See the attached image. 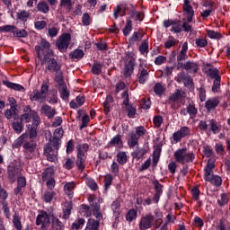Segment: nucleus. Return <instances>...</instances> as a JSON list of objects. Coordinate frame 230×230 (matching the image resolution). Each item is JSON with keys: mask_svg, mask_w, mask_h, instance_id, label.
<instances>
[{"mask_svg": "<svg viewBox=\"0 0 230 230\" xmlns=\"http://www.w3.org/2000/svg\"><path fill=\"white\" fill-rule=\"evenodd\" d=\"M13 145L15 148H20V146H22L27 159H31L33 157V153L37 148V144L33 142V140H30L27 133H23L19 137Z\"/></svg>", "mask_w": 230, "mask_h": 230, "instance_id": "f257e3e1", "label": "nucleus"}, {"mask_svg": "<svg viewBox=\"0 0 230 230\" xmlns=\"http://www.w3.org/2000/svg\"><path fill=\"white\" fill-rule=\"evenodd\" d=\"M35 50H36L38 58L41 62V66H44L45 64H47L48 71H49L50 73L60 71L62 66L58 64L57 59L51 58L53 57V55L43 56L42 58V55L40 54V47H35Z\"/></svg>", "mask_w": 230, "mask_h": 230, "instance_id": "f03ea898", "label": "nucleus"}, {"mask_svg": "<svg viewBox=\"0 0 230 230\" xmlns=\"http://www.w3.org/2000/svg\"><path fill=\"white\" fill-rule=\"evenodd\" d=\"M76 150H77V159L75 161V165L77 166L78 170H81V172H84V170H85V159H87V156H85V152H88L89 145L79 144L76 146Z\"/></svg>", "mask_w": 230, "mask_h": 230, "instance_id": "7ed1b4c3", "label": "nucleus"}, {"mask_svg": "<svg viewBox=\"0 0 230 230\" xmlns=\"http://www.w3.org/2000/svg\"><path fill=\"white\" fill-rule=\"evenodd\" d=\"M49 92V86L46 84H42L40 91L34 90L30 98L31 102H39V103H44V102H46Z\"/></svg>", "mask_w": 230, "mask_h": 230, "instance_id": "20e7f679", "label": "nucleus"}, {"mask_svg": "<svg viewBox=\"0 0 230 230\" xmlns=\"http://www.w3.org/2000/svg\"><path fill=\"white\" fill-rule=\"evenodd\" d=\"M175 161L177 163H181V164H186L195 159V155L193 153H188L187 148L178 149L174 153Z\"/></svg>", "mask_w": 230, "mask_h": 230, "instance_id": "39448f33", "label": "nucleus"}, {"mask_svg": "<svg viewBox=\"0 0 230 230\" xmlns=\"http://www.w3.org/2000/svg\"><path fill=\"white\" fill-rule=\"evenodd\" d=\"M71 43V34L64 33L56 41V46L61 53H66Z\"/></svg>", "mask_w": 230, "mask_h": 230, "instance_id": "423d86ee", "label": "nucleus"}, {"mask_svg": "<svg viewBox=\"0 0 230 230\" xmlns=\"http://www.w3.org/2000/svg\"><path fill=\"white\" fill-rule=\"evenodd\" d=\"M49 215L48 212L41 210L36 217V226H41V230L49 229Z\"/></svg>", "mask_w": 230, "mask_h": 230, "instance_id": "0eeeda50", "label": "nucleus"}, {"mask_svg": "<svg viewBox=\"0 0 230 230\" xmlns=\"http://www.w3.org/2000/svg\"><path fill=\"white\" fill-rule=\"evenodd\" d=\"M53 175H55V170L51 167L45 169L42 172V181H47V188H49V190L55 188L56 181L55 178H52Z\"/></svg>", "mask_w": 230, "mask_h": 230, "instance_id": "6e6552de", "label": "nucleus"}, {"mask_svg": "<svg viewBox=\"0 0 230 230\" xmlns=\"http://www.w3.org/2000/svg\"><path fill=\"white\" fill-rule=\"evenodd\" d=\"M22 172V167L19 164H13L7 167V175L8 179L12 182H15L17 181V177L21 175V172Z\"/></svg>", "mask_w": 230, "mask_h": 230, "instance_id": "1a4fd4ad", "label": "nucleus"}, {"mask_svg": "<svg viewBox=\"0 0 230 230\" xmlns=\"http://www.w3.org/2000/svg\"><path fill=\"white\" fill-rule=\"evenodd\" d=\"M121 98H124L123 105L126 107V111L128 112V118H135L137 110L136 107L129 104L130 98L128 97V91H124L121 94Z\"/></svg>", "mask_w": 230, "mask_h": 230, "instance_id": "9d476101", "label": "nucleus"}, {"mask_svg": "<svg viewBox=\"0 0 230 230\" xmlns=\"http://www.w3.org/2000/svg\"><path fill=\"white\" fill-rule=\"evenodd\" d=\"M177 69H185V71H189V73H199V63L193 61L179 63Z\"/></svg>", "mask_w": 230, "mask_h": 230, "instance_id": "9b49d317", "label": "nucleus"}, {"mask_svg": "<svg viewBox=\"0 0 230 230\" xmlns=\"http://www.w3.org/2000/svg\"><path fill=\"white\" fill-rule=\"evenodd\" d=\"M127 57L128 61L125 64L123 73L126 78H129V76H132V73H134V67L136 66V58H132L128 55Z\"/></svg>", "mask_w": 230, "mask_h": 230, "instance_id": "f8f14e48", "label": "nucleus"}, {"mask_svg": "<svg viewBox=\"0 0 230 230\" xmlns=\"http://www.w3.org/2000/svg\"><path fill=\"white\" fill-rule=\"evenodd\" d=\"M186 136H190V128L181 127L180 128V130H178L172 134V139H173V141L178 143V141H181L182 139V137H186Z\"/></svg>", "mask_w": 230, "mask_h": 230, "instance_id": "ddd939ff", "label": "nucleus"}, {"mask_svg": "<svg viewBox=\"0 0 230 230\" xmlns=\"http://www.w3.org/2000/svg\"><path fill=\"white\" fill-rule=\"evenodd\" d=\"M155 218L152 215H147L141 218L139 222V229L141 230H146L150 229L152 227V222H154Z\"/></svg>", "mask_w": 230, "mask_h": 230, "instance_id": "4468645a", "label": "nucleus"}, {"mask_svg": "<svg viewBox=\"0 0 230 230\" xmlns=\"http://www.w3.org/2000/svg\"><path fill=\"white\" fill-rule=\"evenodd\" d=\"M47 149V152L50 150H55L58 152V148H60V138L53 137L49 139V142L44 146Z\"/></svg>", "mask_w": 230, "mask_h": 230, "instance_id": "2eb2a0df", "label": "nucleus"}, {"mask_svg": "<svg viewBox=\"0 0 230 230\" xmlns=\"http://www.w3.org/2000/svg\"><path fill=\"white\" fill-rule=\"evenodd\" d=\"M183 12L187 13V21L191 22L193 21V16L195 15V11H193V6L190 4V0H184Z\"/></svg>", "mask_w": 230, "mask_h": 230, "instance_id": "dca6fc26", "label": "nucleus"}, {"mask_svg": "<svg viewBox=\"0 0 230 230\" xmlns=\"http://www.w3.org/2000/svg\"><path fill=\"white\" fill-rule=\"evenodd\" d=\"M36 48H40V53L43 57L53 55V50L49 49V42L44 39L40 40V46H36Z\"/></svg>", "mask_w": 230, "mask_h": 230, "instance_id": "f3484780", "label": "nucleus"}, {"mask_svg": "<svg viewBox=\"0 0 230 230\" xmlns=\"http://www.w3.org/2000/svg\"><path fill=\"white\" fill-rule=\"evenodd\" d=\"M205 181L207 182H209L211 184H214V186H217V188L222 186V178L218 175H214L213 172L208 175H204Z\"/></svg>", "mask_w": 230, "mask_h": 230, "instance_id": "a211bd4d", "label": "nucleus"}, {"mask_svg": "<svg viewBox=\"0 0 230 230\" xmlns=\"http://www.w3.org/2000/svg\"><path fill=\"white\" fill-rule=\"evenodd\" d=\"M39 125H40V119L33 120L29 133H26L28 135L29 140L32 141V139L37 137V128H39Z\"/></svg>", "mask_w": 230, "mask_h": 230, "instance_id": "6ab92c4d", "label": "nucleus"}, {"mask_svg": "<svg viewBox=\"0 0 230 230\" xmlns=\"http://www.w3.org/2000/svg\"><path fill=\"white\" fill-rule=\"evenodd\" d=\"M188 42H184L180 53L177 56V62L182 64V60H188Z\"/></svg>", "mask_w": 230, "mask_h": 230, "instance_id": "aec40b11", "label": "nucleus"}, {"mask_svg": "<svg viewBox=\"0 0 230 230\" xmlns=\"http://www.w3.org/2000/svg\"><path fill=\"white\" fill-rule=\"evenodd\" d=\"M218 103H220V101L218 100V98L217 97L210 98L206 102L205 108L208 112H211V111H215V109L218 107Z\"/></svg>", "mask_w": 230, "mask_h": 230, "instance_id": "412c9836", "label": "nucleus"}, {"mask_svg": "<svg viewBox=\"0 0 230 230\" xmlns=\"http://www.w3.org/2000/svg\"><path fill=\"white\" fill-rule=\"evenodd\" d=\"M58 91L62 100H69V90L67 89V84L66 83L62 84H58Z\"/></svg>", "mask_w": 230, "mask_h": 230, "instance_id": "4be33fe9", "label": "nucleus"}, {"mask_svg": "<svg viewBox=\"0 0 230 230\" xmlns=\"http://www.w3.org/2000/svg\"><path fill=\"white\" fill-rule=\"evenodd\" d=\"M76 187V183H75L74 181L72 182H66L64 185V191L66 193V195H67V197L71 199H73L74 195H75V188Z\"/></svg>", "mask_w": 230, "mask_h": 230, "instance_id": "5701e85b", "label": "nucleus"}, {"mask_svg": "<svg viewBox=\"0 0 230 230\" xmlns=\"http://www.w3.org/2000/svg\"><path fill=\"white\" fill-rule=\"evenodd\" d=\"M40 112L41 114H45L49 119H51V118H54L55 114H57V111L55 109H51L48 104H45L40 108Z\"/></svg>", "mask_w": 230, "mask_h": 230, "instance_id": "b1692460", "label": "nucleus"}, {"mask_svg": "<svg viewBox=\"0 0 230 230\" xmlns=\"http://www.w3.org/2000/svg\"><path fill=\"white\" fill-rule=\"evenodd\" d=\"M26 188V178L22 176L17 179V187L14 189V195H19L22 193V190Z\"/></svg>", "mask_w": 230, "mask_h": 230, "instance_id": "393cba45", "label": "nucleus"}, {"mask_svg": "<svg viewBox=\"0 0 230 230\" xmlns=\"http://www.w3.org/2000/svg\"><path fill=\"white\" fill-rule=\"evenodd\" d=\"M44 155H46L48 161H50V163H55L58 155V151H55L53 149L47 151V149L44 148Z\"/></svg>", "mask_w": 230, "mask_h": 230, "instance_id": "a878e982", "label": "nucleus"}, {"mask_svg": "<svg viewBox=\"0 0 230 230\" xmlns=\"http://www.w3.org/2000/svg\"><path fill=\"white\" fill-rule=\"evenodd\" d=\"M92 208H93V215L95 217L96 220L100 222L103 218V215L100 211V204L98 203H92Z\"/></svg>", "mask_w": 230, "mask_h": 230, "instance_id": "bb28decb", "label": "nucleus"}, {"mask_svg": "<svg viewBox=\"0 0 230 230\" xmlns=\"http://www.w3.org/2000/svg\"><path fill=\"white\" fill-rule=\"evenodd\" d=\"M65 208H63V218L66 220L69 218V216L71 215V211L73 209V201H66L64 204Z\"/></svg>", "mask_w": 230, "mask_h": 230, "instance_id": "cd10ccee", "label": "nucleus"}, {"mask_svg": "<svg viewBox=\"0 0 230 230\" xmlns=\"http://www.w3.org/2000/svg\"><path fill=\"white\" fill-rule=\"evenodd\" d=\"M4 116L7 119H12V118L17 119V118H19V115L17 114V107L12 106L9 110H6Z\"/></svg>", "mask_w": 230, "mask_h": 230, "instance_id": "c85d7f7f", "label": "nucleus"}, {"mask_svg": "<svg viewBox=\"0 0 230 230\" xmlns=\"http://www.w3.org/2000/svg\"><path fill=\"white\" fill-rule=\"evenodd\" d=\"M139 138L137 137V135H135L134 133L129 134V138L128 140V145L129 148H134L135 146H139Z\"/></svg>", "mask_w": 230, "mask_h": 230, "instance_id": "c756f323", "label": "nucleus"}, {"mask_svg": "<svg viewBox=\"0 0 230 230\" xmlns=\"http://www.w3.org/2000/svg\"><path fill=\"white\" fill-rule=\"evenodd\" d=\"M137 78L139 84H145L148 80V71L145 68H139Z\"/></svg>", "mask_w": 230, "mask_h": 230, "instance_id": "7c9ffc66", "label": "nucleus"}, {"mask_svg": "<svg viewBox=\"0 0 230 230\" xmlns=\"http://www.w3.org/2000/svg\"><path fill=\"white\" fill-rule=\"evenodd\" d=\"M215 158H209L207 166L204 170V175H211L213 173V169L215 168Z\"/></svg>", "mask_w": 230, "mask_h": 230, "instance_id": "2f4dec72", "label": "nucleus"}, {"mask_svg": "<svg viewBox=\"0 0 230 230\" xmlns=\"http://www.w3.org/2000/svg\"><path fill=\"white\" fill-rule=\"evenodd\" d=\"M3 84L9 89H13V91H25L24 86L19 84L12 83L10 81H3Z\"/></svg>", "mask_w": 230, "mask_h": 230, "instance_id": "473e14b6", "label": "nucleus"}, {"mask_svg": "<svg viewBox=\"0 0 230 230\" xmlns=\"http://www.w3.org/2000/svg\"><path fill=\"white\" fill-rule=\"evenodd\" d=\"M100 227V221L89 219L85 230H98Z\"/></svg>", "mask_w": 230, "mask_h": 230, "instance_id": "72a5a7b5", "label": "nucleus"}, {"mask_svg": "<svg viewBox=\"0 0 230 230\" xmlns=\"http://www.w3.org/2000/svg\"><path fill=\"white\" fill-rule=\"evenodd\" d=\"M24 114H32V120L35 121L37 119H40V117H39V113L37 111L31 110V107L30 105H27L23 108Z\"/></svg>", "mask_w": 230, "mask_h": 230, "instance_id": "f704fd0d", "label": "nucleus"}, {"mask_svg": "<svg viewBox=\"0 0 230 230\" xmlns=\"http://www.w3.org/2000/svg\"><path fill=\"white\" fill-rule=\"evenodd\" d=\"M209 127L210 130L213 132V134H218L220 130H222V127L217 123V120L215 119H210L209 120Z\"/></svg>", "mask_w": 230, "mask_h": 230, "instance_id": "c9c22d12", "label": "nucleus"}, {"mask_svg": "<svg viewBox=\"0 0 230 230\" xmlns=\"http://www.w3.org/2000/svg\"><path fill=\"white\" fill-rule=\"evenodd\" d=\"M186 93L182 92V90L177 89L174 93H172L170 97L169 100L171 102H177V100H181V98H184Z\"/></svg>", "mask_w": 230, "mask_h": 230, "instance_id": "e433bc0d", "label": "nucleus"}, {"mask_svg": "<svg viewBox=\"0 0 230 230\" xmlns=\"http://www.w3.org/2000/svg\"><path fill=\"white\" fill-rule=\"evenodd\" d=\"M13 225L16 230H22V223L21 222V217L15 213L13 217Z\"/></svg>", "mask_w": 230, "mask_h": 230, "instance_id": "4c0bfd02", "label": "nucleus"}, {"mask_svg": "<svg viewBox=\"0 0 230 230\" xmlns=\"http://www.w3.org/2000/svg\"><path fill=\"white\" fill-rule=\"evenodd\" d=\"M198 112H199V110L195 108L194 103H190L187 106V114H190V119H193V118L197 116Z\"/></svg>", "mask_w": 230, "mask_h": 230, "instance_id": "58836bf2", "label": "nucleus"}, {"mask_svg": "<svg viewBox=\"0 0 230 230\" xmlns=\"http://www.w3.org/2000/svg\"><path fill=\"white\" fill-rule=\"evenodd\" d=\"M12 128L14 130L16 134H21L24 128V124H22V121H14L12 123Z\"/></svg>", "mask_w": 230, "mask_h": 230, "instance_id": "ea45409f", "label": "nucleus"}, {"mask_svg": "<svg viewBox=\"0 0 230 230\" xmlns=\"http://www.w3.org/2000/svg\"><path fill=\"white\" fill-rule=\"evenodd\" d=\"M129 15V19H135V21H143V19H145V13L142 12H137L135 10L131 11Z\"/></svg>", "mask_w": 230, "mask_h": 230, "instance_id": "a19ab883", "label": "nucleus"}, {"mask_svg": "<svg viewBox=\"0 0 230 230\" xmlns=\"http://www.w3.org/2000/svg\"><path fill=\"white\" fill-rule=\"evenodd\" d=\"M38 12H41V13H48L49 12V5L46 2H39L37 4Z\"/></svg>", "mask_w": 230, "mask_h": 230, "instance_id": "79ce46f5", "label": "nucleus"}, {"mask_svg": "<svg viewBox=\"0 0 230 230\" xmlns=\"http://www.w3.org/2000/svg\"><path fill=\"white\" fill-rule=\"evenodd\" d=\"M102 69H103V64L94 62L93 66H92V73L93 75H102Z\"/></svg>", "mask_w": 230, "mask_h": 230, "instance_id": "37998d69", "label": "nucleus"}, {"mask_svg": "<svg viewBox=\"0 0 230 230\" xmlns=\"http://www.w3.org/2000/svg\"><path fill=\"white\" fill-rule=\"evenodd\" d=\"M166 91L164 86L161 84V83H156L154 87V93L156 94V96H163V93Z\"/></svg>", "mask_w": 230, "mask_h": 230, "instance_id": "c03bdc74", "label": "nucleus"}, {"mask_svg": "<svg viewBox=\"0 0 230 230\" xmlns=\"http://www.w3.org/2000/svg\"><path fill=\"white\" fill-rule=\"evenodd\" d=\"M52 229L54 230H62L64 229V223L60 221V219L54 217L52 219Z\"/></svg>", "mask_w": 230, "mask_h": 230, "instance_id": "a18cd8bd", "label": "nucleus"}, {"mask_svg": "<svg viewBox=\"0 0 230 230\" xmlns=\"http://www.w3.org/2000/svg\"><path fill=\"white\" fill-rule=\"evenodd\" d=\"M130 31H132V20L130 18L127 19L125 28L123 29V34L125 37L130 34Z\"/></svg>", "mask_w": 230, "mask_h": 230, "instance_id": "49530a36", "label": "nucleus"}, {"mask_svg": "<svg viewBox=\"0 0 230 230\" xmlns=\"http://www.w3.org/2000/svg\"><path fill=\"white\" fill-rule=\"evenodd\" d=\"M136 218H137V211L134 208L128 210L126 214V219L128 222H132V220H136Z\"/></svg>", "mask_w": 230, "mask_h": 230, "instance_id": "de8ad7c7", "label": "nucleus"}, {"mask_svg": "<svg viewBox=\"0 0 230 230\" xmlns=\"http://www.w3.org/2000/svg\"><path fill=\"white\" fill-rule=\"evenodd\" d=\"M145 154H146V150L145 148L137 147L136 151L133 152L132 155L135 159H141Z\"/></svg>", "mask_w": 230, "mask_h": 230, "instance_id": "09e8293b", "label": "nucleus"}, {"mask_svg": "<svg viewBox=\"0 0 230 230\" xmlns=\"http://www.w3.org/2000/svg\"><path fill=\"white\" fill-rule=\"evenodd\" d=\"M70 58L72 59H79L84 58V50L82 49H75L69 54Z\"/></svg>", "mask_w": 230, "mask_h": 230, "instance_id": "8fccbe9b", "label": "nucleus"}, {"mask_svg": "<svg viewBox=\"0 0 230 230\" xmlns=\"http://www.w3.org/2000/svg\"><path fill=\"white\" fill-rule=\"evenodd\" d=\"M54 73H56L55 82H57L58 85H60L62 84H66V82H64V75L62 74V70H58Z\"/></svg>", "mask_w": 230, "mask_h": 230, "instance_id": "3c124183", "label": "nucleus"}, {"mask_svg": "<svg viewBox=\"0 0 230 230\" xmlns=\"http://www.w3.org/2000/svg\"><path fill=\"white\" fill-rule=\"evenodd\" d=\"M29 18L30 13L27 11H20L19 13H17V19L22 21L23 22H26Z\"/></svg>", "mask_w": 230, "mask_h": 230, "instance_id": "603ef678", "label": "nucleus"}, {"mask_svg": "<svg viewBox=\"0 0 230 230\" xmlns=\"http://www.w3.org/2000/svg\"><path fill=\"white\" fill-rule=\"evenodd\" d=\"M177 45V40L172 36H169V40L164 42V48L166 49H170V48H173V46Z\"/></svg>", "mask_w": 230, "mask_h": 230, "instance_id": "864d4df0", "label": "nucleus"}, {"mask_svg": "<svg viewBox=\"0 0 230 230\" xmlns=\"http://www.w3.org/2000/svg\"><path fill=\"white\" fill-rule=\"evenodd\" d=\"M111 146H121V145H123V142L121 141V137H119V135L115 136L110 142Z\"/></svg>", "mask_w": 230, "mask_h": 230, "instance_id": "5fc2aeb1", "label": "nucleus"}, {"mask_svg": "<svg viewBox=\"0 0 230 230\" xmlns=\"http://www.w3.org/2000/svg\"><path fill=\"white\" fill-rule=\"evenodd\" d=\"M13 33L14 37H20V38L28 37V31H26V30H24V29H22V30L14 29Z\"/></svg>", "mask_w": 230, "mask_h": 230, "instance_id": "6e6d98bb", "label": "nucleus"}, {"mask_svg": "<svg viewBox=\"0 0 230 230\" xmlns=\"http://www.w3.org/2000/svg\"><path fill=\"white\" fill-rule=\"evenodd\" d=\"M117 161L119 164H125L127 163V154L125 152H120L117 155Z\"/></svg>", "mask_w": 230, "mask_h": 230, "instance_id": "4d7b16f0", "label": "nucleus"}, {"mask_svg": "<svg viewBox=\"0 0 230 230\" xmlns=\"http://www.w3.org/2000/svg\"><path fill=\"white\" fill-rule=\"evenodd\" d=\"M138 138L143 137L146 134V129L145 127L140 126L136 128V132L134 133Z\"/></svg>", "mask_w": 230, "mask_h": 230, "instance_id": "13d9d810", "label": "nucleus"}, {"mask_svg": "<svg viewBox=\"0 0 230 230\" xmlns=\"http://www.w3.org/2000/svg\"><path fill=\"white\" fill-rule=\"evenodd\" d=\"M208 76L214 80H217V78H220V75H218V69L208 68Z\"/></svg>", "mask_w": 230, "mask_h": 230, "instance_id": "bf43d9fd", "label": "nucleus"}, {"mask_svg": "<svg viewBox=\"0 0 230 230\" xmlns=\"http://www.w3.org/2000/svg\"><path fill=\"white\" fill-rule=\"evenodd\" d=\"M143 39V33L141 32H134L131 38L129 39V42H137Z\"/></svg>", "mask_w": 230, "mask_h": 230, "instance_id": "052dcab7", "label": "nucleus"}, {"mask_svg": "<svg viewBox=\"0 0 230 230\" xmlns=\"http://www.w3.org/2000/svg\"><path fill=\"white\" fill-rule=\"evenodd\" d=\"M139 51L142 55L145 53H148V40H144L141 45L139 46Z\"/></svg>", "mask_w": 230, "mask_h": 230, "instance_id": "680f3d73", "label": "nucleus"}, {"mask_svg": "<svg viewBox=\"0 0 230 230\" xmlns=\"http://www.w3.org/2000/svg\"><path fill=\"white\" fill-rule=\"evenodd\" d=\"M208 37H209V39L220 40L222 38V34L215 31H208Z\"/></svg>", "mask_w": 230, "mask_h": 230, "instance_id": "e2e57ef3", "label": "nucleus"}, {"mask_svg": "<svg viewBox=\"0 0 230 230\" xmlns=\"http://www.w3.org/2000/svg\"><path fill=\"white\" fill-rule=\"evenodd\" d=\"M53 197H55L54 191H47L43 196V200L45 202H51L53 200Z\"/></svg>", "mask_w": 230, "mask_h": 230, "instance_id": "0e129e2a", "label": "nucleus"}, {"mask_svg": "<svg viewBox=\"0 0 230 230\" xmlns=\"http://www.w3.org/2000/svg\"><path fill=\"white\" fill-rule=\"evenodd\" d=\"M83 26H89L91 24V16L89 13H84L82 17Z\"/></svg>", "mask_w": 230, "mask_h": 230, "instance_id": "69168bd1", "label": "nucleus"}, {"mask_svg": "<svg viewBox=\"0 0 230 230\" xmlns=\"http://www.w3.org/2000/svg\"><path fill=\"white\" fill-rule=\"evenodd\" d=\"M220 80H221V77H217V79H214L212 92L218 93V91L220 90Z\"/></svg>", "mask_w": 230, "mask_h": 230, "instance_id": "338daca9", "label": "nucleus"}, {"mask_svg": "<svg viewBox=\"0 0 230 230\" xmlns=\"http://www.w3.org/2000/svg\"><path fill=\"white\" fill-rule=\"evenodd\" d=\"M229 202V198H227V194L222 193L221 194V199L217 200V203L219 206H226Z\"/></svg>", "mask_w": 230, "mask_h": 230, "instance_id": "774afa93", "label": "nucleus"}]
</instances>
